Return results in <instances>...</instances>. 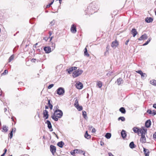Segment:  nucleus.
<instances>
[{
  "mask_svg": "<svg viewBox=\"0 0 156 156\" xmlns=\"http://www.w3.org/2000/svg\"><path fill=\"white\" fill-rule=\"evenodd\" d=\"M90 9H88V7H87V9H86L85 11V13L86 15H90V14H92L93 13H90V12H89V10H90Z\"/></svg>",
  "mask_w": 156,
  "mask_h": 156,
  "instance_id": "bb28decb",
  "label": "nucleus"
},
{
  "mask_svg": "<svg viewBox=\"0 0 156 156\" xmlns=\"http://www.w3.org/2000/svg\"><path fill=\"white\" fill-rule=\"evenodd\" d=\"M63 115V112L61 110H55L54 113L51 116L52 119L55 121H58V118H61Z\"/></svg>",
  "mask_w": 156,
  "mask_h": 156,
  "instance_id": "f257e3e1",
  "label": "nucleus"
},
{
  "mask_svg": "<svg viewBox=\"0 0 156 156\" xmlns=\"http://www.w3.org/2000/svg\"><path fill=\"white\" fill-rule=\"evenodd\" d=\"M141 129H139L138 128L135 127H134L133 129L134 132L135 133H137L139 135L140 134V131Z\"/></svg>",
  "mask_w": 156,
  "mask_h": 156,
  "instance_id": "2eb2a0df",
  "label": "nucleus"
},
{
  "mask_svg": "<svg viewBox=\"0 0 156 156\" xmlns=\"http://www.w3.org/2000/svg\"><path fill=\"white\" fill-rule=\"evenodd\" d=\"M48 111L46 110H44L43 111V117L45 119H47L48 117Z\"/></svg>",
  "mask_w": 156,
  "mask_h": 156,
  "instance_id": "9b49d317",
  "label": "nucleus"
},
{
  "mask_svg": "<svg viewBox=\"0 0 156 156\" xmlns=\"http://www.w3.org/2000/svg\"><path fill=\"white\" fill-rule=\"evenodd\" d=\"M76 108L78 109V110L79 111H81L83 109V107L82 106H79V105L76 106V107H75Z\"/></svg>",
  "mask_w": 156,
  "mask_h": 156,
  "instance_id": "f704fd0d",
  "label": "nucleus"
},
{
  "mask_svg": "<svg viewBox=\"0 0 156 156\" xmlns=\"http://www.w3.org/2000/svg\"><path fill=\"white\" fill-rule=\"evenodd\" d=\"M51 31H50L49 32V35H50V36H51Z\"/></svg>",
  "mask_w": 156,
  "mask_h": 156,
  "instance_id": "680f3d73",
  "label": "nucleus"
},
{
  "mask_svg": "<svg viewBox=\"0 0 156 156\" xmlns=\"http://www.w3.org/2000/svg\"><path fill=\"white\" fill-rule=\"evenodd\" d=\"M3 130L5 132H6L8 131V129L6 126H3Z\"/></svg>",
  "mask_w": 156,
  "mask_h": 156,
  "instance_id": "a19ab883",
  "label": "nucleus"
},
{
  "mask_svg": "<svg viewBox=\"0 0 156 156\" xmlns=\"http://www.w3.org/2000/svg\"><path fill=\"white\" fill-rule=\"evenodd\" d=\"M16 129L15 128L12 129V130L9 134V137L10 139L12 138L13 136V132H15L16 131Z\"/></svg>",
  "mask_w": 156,
  "mask_h": 156,
  "instance_id": "5701e85b",
  "label": "nucleus"
},
{
  "mask_svg": "<svg viewBox=\"0 0 156 156\" xmlns=\"http://www.w3.org/2000/svg\"><path fill=\"white\" fill-rule=\"evenodd\" d=\"M74 151L76 152V154H82L83 153V154L84 155L85 152H84L83 151L81 150L76 149L74 150Z\"/></svg>",
  "mask_w": 156,
  "mask_h": 156,
  "instance_id": "f3484780",
  "label": "nucleus"
},
{
  "mask_svg": "<svg viewBox=\"0 0 156 156\" xmlns=\"http://www.w3.org/2000/svg\"><path fill=\"white\" fill-rule=\"evenodd\" d=\"M150 83L152 85L156 86V80H152L150 81Z\"/></svg>",
  "mask_w": 156,
  "mask_h": 156,
  "instance_id": "c756f323",
  "label": "nucleus"
},
{
  "mask_svg": "<svg viewBox=\"0 0 156 156\" xmlns=\"http://www.w3.org/2000/svg\"><path fill=\"white\" fill-rule=\"evenodd\" d=\"M78 100L76 99L75 101V103L74 104V105L75 107H76L78 105Z\"/></svg>",
  "mask_w": 156,
  "mask_h": 156,
  "instance_id": "58836bf2",
  "label": "nucleus"
},
{
  "mask_svg": "<svg viewBox=\"0 0 156 156\" xmlns=\"http://www.w3.org/2000/svg\"><path fill=\"white\" fill-rule=\"evenodd\" d=\"M76 154V152L74 151V150L73 151L71 152V154L75 156V154Z\"/></svg>",
  "mask_w": 156,
  "mask_h": 156,
  "instance_id": "de8ad7c7",
  "label": "nucleus"
},
{
  "mask_svg": "<svg viewBox=\"0 0 156 156\" xmlns=\"http://www.w3.org/2000/svg\"><path fill=\"white\" fill-rule=\"evenodd\" d=\"M77 67H72L69 68V69H67L68 73L70 74L73 71V70H75L76 69Z\"/></svg>",
  "mask_w": 156,
  "mask_h": 156,
  "instance_id": "dca6fc26",
  "label": "nucleus"
},
{
  "mask_svg": "<svg viewBox=\"0 0 156 156\" xmlns=\"http://www.w3.org/2000/svg\"><path fill=\"white\" fill-rule=\"evenodd\" d=\"M108 155L109 156H114L111 153H109Z\"/></svg>",
  "mask_w": 156,
  "mask_h": 156,
  "instance_id": "5fc2aeb1",
  "label": "nucleus"
},
{
  "mask_svg": "<svg viewBox=\"0 0 156 156\" xmlns=\"http://www.w3.org/2000/svg\"><path fill=\"white\" fill-rule=\"evenodd\" d=\"M83 72L82 70L78 69L76 71H75L73 73V76L74 77H76L81 75Z\"/></svg>",
  "mask_w": 156,
  "mask_h": 156,
  "instance_id": "20e7f679",
  "label": "nucleus"
},
{
  "mask_svg": "<svg viewBox=\"0 0 156 156\" xmlns=\"http://www.w3.org/2000/svg\"><path fill=\"white\" fill-rule=\"evenodd\" d=\"M104 142H101V146H102V145H104Z\"/></svg>",
  "mask_w": 156,
  "mask_h": 156,
  "instance_id": "bf43d9fd",
  "label": "nucleus"
},
{
  "mask_svg": "<svg viewBox=\"0 0 156 156\" xmlns=\"http://www.w3.org/2000/svg\"><path fill=\"white\" fill-rule=\"evenodd\" d=\"M131 33L133 37H134L137 33L136 29L134 28L133 29L131 30Z\"/></svg>",
  "mask_w": 156,
  "mask_h": 156,
  "instance_id": "a211bd4d",
  "label": "nucleus"
},
{
  "mask_svg": "<svg viewBox=\"0 0 156 156\" xmlns=\"http://www.w3.org/2000/svg\"><path fill=\"white\" fill-rule=\"evenodd\" d=\"M147 112L150 114H152V111L150 110H148L147 111Z\"/></svg>",
  "mask_w": 156,
  "mask_h": 156,
  "instance_id": "3c124183",
  "label": "nucleus"
},
{
  "mask_svg": "<svg viewBox=\"0 0 156 156\" xmlns=\"http://www.w3.org/2000/svg\"><path fill=\"white\" fill-rule=\"evenodd\" d=\"M118 120H121L122 121H124L125 120V119L124 117H120L118 118Z\"/></svg>",
  "mask_w": 156,
  "mask_h": 156,
  "instance_id": "c03bdc74",
  "label": "nucleus"
},
{
  "mask_svg": "<svg viewBox=\"0 0 156 156\" xmlns=\"http://www.w3.org/2000/svg\"><path fill=\"white\" fill-rule=\"evenodd\" d=\"M52 40H50V43H49V45L52 48V49L54 48L55 47V44L54 43H53L51 41Z\"/></svg>",
  "mask_w": 156,
  "mask_h": 156,
  "instance_id": "393cba45",
  "label": "nucleus"
},
{
  "mask_svg": "<svg viewBox=\"0 0 156 156\" xmlns=\"http://www.w3.org/2000/svg\"><path fill=\"white\" fill-rule=\"evenodd\" d=\"M141 39H147L148 38L147 35L145 34L142 35L140 37Z\"/></svg>",
  "mask_w": 156,
  "mask_h": 156,
  "instance_id": "c85d7f7f",
  "label": "nucleus"
},
{
  "mask_svg": "<svg viewBox=\"0 0 156 156\" xmlns=\"http://www.w3.org/2000/svg\"><path fill=\"white\" fill-rule=\"evenodd\" d=\"M64 143L62 141H61L58 142L57 144V145L60 147H62L63 146Z\"/></svg>",
  "mask_w": 156,
  "mask_h": 156,
  "instance_id": "72a5a7b5",
  "label": "nucleus"
},
{
  "mask_svg": "<svg viewBox=\"0 0 156 156\" xmlns=\"http://www.w3.org/2000/svg\"><path fill=\"white\" fill-rule=\"evenodd\" d=\"M145 21L147 23L151 22L153 21V19L151 17H147L145 18Z\"/></svg>",
  "mask_w": 156,
  "mask_h": 156,
  "instance_id": "aec40b11",
  "label": "nucleus"
},
{
  "mask_svg": "<svg viewBox=\"0 0 156 156\" xmlns=\"http://www.w3.org/2000/svg\"><path fill=\"white\" fill-rule=\"evenodd\" d=\"M150 40H148L144 44H143V46H145V45H147L150 42Z\"/></svg>",
  "mask_w": 156,
  "mask_h": 156,
  "instance_id": "8fccbe9b",
  "label": "nucleus"
},
{
  "mask_svg": "<svg viewBox=\"0 0 156 156\" xmlns=\"http://www.w3.org/2000/svg\"><path fill=\"white\" fill-rule=\"evenodd\" d=\"M123 82V80L121 78H119L117 79V83L118 85H120Z\"/></svg>",
  "mask_w": 156,
  "mask_h": 156,
  "instance_id": "a878e982",
  "label": "nucleus"
},
{
  "mask_svg": "<svg viewBox=\"0 0 156 156\" xmlns=\"http://www.w3.org/2000/svg\"><path fill=\"white\" fill-rule=\"evenodd\" d=\"M45 52L46 53H49L51 52V49L49 47H45L44 49Z\"/></svg>",
  "mask_w": 156,
  "mask_h": 156,
  "instance_id": "9d476101",
  "label": "nucleus"
},
{
  "mask_svg": "<svg viewBox=\"0 0 156 156\" xmlns=\"http://www.w3.org/2000/svg\"><path fill=\"white\" fill-rule=\"evenodd\" d=\"M71 31L73 33H75L76 32V26L74 24L72 25L70 29Z\"/></svg>",
  "mask_w": 156,
  "mask_h": 156,
  "instance_id": "1a4fd4ad",
  "label": "nucleus"
},
{
  "mask_svg": "<svg viewBox=\"0 0 156 156\" xmlns=\"http://www.w3.org/2000/svg\"><path fill=\"white\" fill-rule=\"evenodd\" d=\"M111 136V133H107L105 135V137L107 138V139H109Z\"/></svg>",
  "mask_w": 156,
  "mask_h": 156,
  "instance_id": "c9c22d12",
  "label": "nucleus"
},
{
  "mask_svg": "<svg viewBox=\"0 0 156 156\" xmlns=\"http://www.w3.org/2000/svg\"><path fill=\"white\" fill-rule=\"evenodd\" d=\"M54 1V0H52V2L50 4L47 5V6H46V8H48L49 7H50V6H51V5H52L53 4V3Z\"/></svg>",
  "mask_w": 156,
  "mask_h": 156,
  "instance_id": "37998d69",
  "label": "nucleus"
},
{
  "mask_svg": "<svg viewBox=\"0 0 156 156\" xmlns=\"http://www.w3.org/2000/svg\"><path fill=\"white\" fill-rule=\"evenodd\" d=\"M56 91L57 94L59 95H63L65 93L64 89L61 87L58 88Z\"/></svg>",
  "mask_w": 156,
  "mask_h": 156,
  "instance_id": "39448f33",
  "label": "nucleus"
},
{
  "mask_svg": "<svg viewBox=\"0 0 156 156\" xmlns=\"http://www.w3.org/2000/svg\"><path fill=\"white\" fill-rule=\"evenodd\" d=\"M4 112H5L7 111V109L6 108H5L4 109Z\"/></svg>",
  "mask_w": 156,
  "mask_h": 156,
  "instance_id": "4d7b16f0",
  "label": "nucleus"
},
{
  "mask_svg": "<svg viewBox=\"0 0 156 156\" xmlns=\"http://www.w3.org/2000/svg\"><path fill=\"white\" fill-rule=\"evenodd\" d=\"M83 115L84 118H85L87 116V113L85 111H83Z\"/></svg>",
  "mask_w": 156,
  "mask_h": 156,
  "instance_id": "79ce46f5",
  "label": "nucleus"
},
{
  "mask_svg": "<svg viewBox=\"0 0 156 156\" xmlns=\"http://www.w3.org/2000/svg\"><path fill=\"white\" fill-rule=\"evenodd\" d=\"M46 123H47L48 125V127L49 129H50L51 131H52L53 130L52 126L49 120H47Z\"/></svg>",
  "mask_w": 156,
  "mask_h": 156,
  "instance_id": "f8f14e48",
  "label": "nucleus"
},
{
  "mask_svg": "<svg viewBox=\"0 0 156 156\" xmlns=\"http://www.w3.org/2000/svg\"><path fill=\"white\" fill-rule=\"evenodd\" d=\"M7 151V150L5 148L4 149V153H5H5H6V151Z\"/></svg>",
  "mask_w": 156,
  "mask_h": 156,
  "instance_id": "13d9d810",
  "label": "nucleus"
},
{
  "mask_svg": "<svg viewBox=\"0 0 156 156\" xmlns=\"http://www.w3.org/2000/svg\"><path fill=\"white\" fill-rule=\"evenodd\" d=\"M84 55L85 56H86L87 57H89L90 56L89 54H88V52H87V48L86 47L84 49Z\"/></svg>",
  "mask_w": 156,
  "mask_h": 156,
  "instance_id": "4be33fe9",
  "label": "nucleus"
},
{
  "mask_svg": "<svg viewBox=\"0 0 156 156\" xmlns=\"http://www.w3.org/2000/svg\"><path fill=\"white\" fill-rule=\"evenodd\" d=\"M84 137L85 138L89 139L91 138V136L90 135L88 134L87 131H86V133L84 135Z\"/></svg>",
  "mask_w": 156,
  "mask_h": 156,
  "instance_id": "b1692460",
  "label": "nucleus"
},
{
  "mask_svg": "<svg viewBox=\"0 0 156 156\" xmlns=\"http://www.w3.org/2000/svg\"><path fill=\"white\" fill-rule=\"evenodd\" d=\"M53 86H54V84H51L48 86V89H50L52 87H53Z\"/></svg>",
  "mask_w": 156,
  "mask_h": 156,
  "instance_id": "49530a36",
  "label": "nucleus"
},
{
  "mask_svg": "<svg viewBox=\"0 0 156 156\" xmlns=\"http://www.w3.org/2000/svg\"><path fill=\"white\" fill-rule=\"evenodd\" d=\"M50 150L52 154L54 155L56 151V147L53 145H51L50 146Z\"/></svg>",
  "mask_w": 156,
  "mask_h": 156,
  "instance_id": "0eeeda50",
  "label": "nucleus"
},
{
  "mask_svg": "<svg viewBox=\"0 0 156 156\" xmlns=\"http://www.w3.org/2000/svg\"><path fill=\"white\" fill-rule=\"evenodd\" d=\"M8 73V71L7 70H5L3 72V73H2L1 74V76H2L3 75H6Z\"/></svg>",
  "mask_w": 156,
  "mask_h": 156,
  "instance_id": "ea45409f",
  "label": "nucleus"
},
{
  "mask_svg": "<svg viewBox=\"0 0 156 156\" xmlns=\"http://www.w3.org/2000/svg\"><path fill=\"white\" fill-rule=\"evenodd\" d=\"M153 107L154 108L156 109V104H154L153 105Z\"/></svg>",
  "mask_w": 156,
  "mask_h": 156,
  "instance_id": "6e6d98bb",
  "label": "nucleus"
},
{
  "mask_svg": "<svg viewBox=\"0 0 156 156\" xmlns=\"http://www.w3.org/2000/svg\"><path fill=\"white\" fill-rule=\"evenodd\" d=\"M90 9L89 12L90 13H94L98 9L97 5L94 2L91 3L88 6V9Z\"/></svg>",
  "mask_w": 156,
  "mask_h": 156,
  "instance_id": "f03ea898",
  "label": "nucleus"
},
{
  "mask_svg": "<svg viewBox=\"0 0 156 156\" xmlns=\"http://www.w3.org/2000/svg\"><path fill=\"white\" fill-rule=\"evenodd\" d=\"M155 15H156V10L155 11Z\"/></svg>",
  "mask_w": 156,
  "mask_h": 156,
  "instance_id": "774afa93",
  "label": "nucleus"
},
{
  "mask_svg": "<svg viewBox=\"0 0 156 156\" xmlns=\"http://www.w3.org/2000/svg\"><path fill=\"white\" fill-rule=\"evenodd\" d=\"M14 58V55H12L9 58V62H10Z\"/></svg>",
  "mask_w": 156,
  "mask_h": 156,
  "instance_id": "e433bc0d",
  "label": "nucleus"
},
{
  "mask_svg": "<svg viewBox=\"0 0 156 156\" xmlns=\"http://www.w3.org/2000/svg\"><path fill=\"white\" fill-rule=\"evenodd\" d=\"M45 107V109H48V106H46Z\"/></svg>",
  "mask_w": 156,
  "mask_h": 156,
  "instance_id": "0e129e2a",
  "label": "nucleus"
},
{
  "mask_svg": "<svg viewBox=\"0 0 156 156\" xmlns=\"http://www.w3.org/2000/svg\"><path fill=\"white\" fill-rule=\"evenodd\" d=\"M5 155V153H3L1 156H4Z\"/></svg>",
  "mask_w": 156,
  "mask_h": 156,
  "instance_id": "69168bd1",
  "label": "nucleus"
},
{
  "mask_svg": "<svg viewBox=\"0 0 156 156\" xmlns=\"http://www.w3.org/2000/svg\"><path fill=\"white\" fill-rule=\"evenodd\" d=\"M121 135L123 138H124L126 136V133L125 131L123 130H122V131L121 132Z\"/></svg>",
  "mask_w": 156,
  "mask_h": 156,
  "instance_id": "412c9836",
  "label": "nucleus"
},
{
  "mask_svg": "<svg viewBox=\"0 0 156 156\" xmlns=\"http://www.w3.org/2000/svg\"><path fill=\"white\" fill-rule=\"evenodd\" d=\"M129 147L131 148H133L136 147L133 142H131L129 144Z\"/></svg>",
  "mask_w": 156,
  "mask_h": 156,
  "instance_id": "7c9ffc66",
  "label": "nucleus"
},
{
  "mask_svg": "<svg viewBox=\"0 0 156 156\" xmlns=\"http://www.w3.org/2000/svg\"><path fill=\"white\" fill-rule=\"evenodd\" d=\"M119 111L122 113L124 114L126 112L125 109L123 107H121L119 109Z\"/></svg>",
  "mask_w": 156,
  "mask_h": 156,
  "instance_id": "2f4dec72",
  "label": "nucleus"
},
{
  "mask_svg": "<svg viewBox=\"0 0 156 156\" xmlns=\"http://www.w3.org/2000/svg\"><path fill=\"white\" fill-rule=\"evenodd\" d=\"M129 41V40H127V41H126V43H125V44H126V45H127V44H128V42Z\"/></svg>",
  "mask_w": 156,
  "mask_h": 156,
  "instance_id": "052dcab7",
  "label": "nucleus"
},
{
  "mask_svg": "<svg viewBox=\"0 0 156 156\" xmlns=\"http://www.w3.org/2000/svg\"><path fill=\"white\" fill-rule=\"evenodd\" d=\"M48 104L49 106V107L51 110H52L53 108V105L51 103V100H48Z\"/></svg>",
  "mask_w": 156,
  "mask_h": 156,
  "instance_id": "cd10ccee",
  "label": "nucleus"
},
{
  "mask_svg": "<svg viewBox=\"0 0 156 156\" xmlns=\"http://www.w3.org/2000/svg\"><path fill=\"white\" fill-rule=\"evenodd\" d=\"M36 60V59H34V58H33L31 60V61L32 62H35V61Z\"/></svg>",
  "mask_w": 156,
  "mask_h": 156,
  "instance_id": "603ef678",
  "label": "nucleus"
},
{
  "mask_svg": "<svg viewBox=\"0 0 156 156\" xmlns=\"http://www.w3.org/2000/svg\"><path fill=\"white\" fill-rule=\"evenodd\" d=\"M153 137L154 138L156 139V132L153 134Z\"/></svg>",
  "mask_w": 156,
  "mask_h": 156,
  "instance_id": "864d4df0",
  "label": "nucleus"
},
{
  "mask_svg": "<svg viewBox=\"0 0 156 156\" xmlns=\"http://www.w3.org/2000/svg\"><path fill=\"white\" fill-rule=\"evenodd\" d=\"M31 21H32V19L30 20V23L32 24L33 23L31 22Z\"/></svg>",
  "mask_w": 156,
  "mask_h": 156,
  "instance_id": "e2e57ef3",
  "label": "nucleus"
},
{
  "mask_svg": "<svg viewBox=\"0 0 156 156\" xmlns=\"http://www.w3.org/2000/svg\"><path fill=\"white\" fill-rule=\"evenodd\" d=\"M151 122L150 120H148L146 121L145 123V125L148 128L151 126Z\"/></svg>",
  "mask_w": 156,
  "mask_h": 156,
  "instance_id": "6ab92c4d",
  "label": "nucleus"
},
{
  "mask_svg": "<svg viewBox=\"0 0 156 156\" xmlns=\"http://www.w3.org/2000/svg\"><path fill=\"white\" fill-rule=\"evenodd\" d=\"M55 23V20H53L50 22V24L51 25V26H52Z\"/></svg>",
  "mask_w": 156,
  "mask_h": 156,
  "instance_id": "a18cd8bd",
  "label": "nucleus"
},
{
  "mask_svg": "<svg viewBox=\"0 0 156 156\" xmlns=\"http://www.w3.org/2000/svg\"><path fill=\"white\" fill-rule=\"evenodd\" d=\"M136 72L141 75L142 78L145 79L147 76V74L145 73H143L141 70L136 71Z\"/></svg>",
  "mask_w": 156,
  "mask_h": 156,
  "instance_id": "423d86ee",
  "label": "nucleus"
},
{
  "mask_svg": "<svg viewBox=\"0 0 156 156\" xmlns=\"http://www.w3.org/2000/svg\"><path fill=\"white\" fill-rule=\"evenodd\" d=\"M92 129V132L93 133H95L96 130L95 128H94L93 126H91L89 127V129Z\"/></svg>",
  "mask_w": 156,
  "mask_h": 156,
  "instance_id": "4c0bfd02",
  "label": "nucleus"
},
{
  "mask_svg": "<svg viewBox=\"0 0 156 156\" xmlns=\"http://www.w3.org/2000/svg\"><path fill=\"white\" fill-rule=\"evenodd\" d=\"M144 152L145 156H149V155L150 151L149 150L144 147Z\"/></svg>",
  "mask_w": 156,
  "mask_h": 156,
  "instance_id": "4468645a",
  "label": "nucleus"
},
{
  "mask_svg": "<svg viewBox=\"0 0 156 156\" xmlns=\"http://www.w3.org/2000/svg\"><path fill=\"white\" fill-rule=\"evenodd\" d=\"M146 131L144 129H141L140 131V134L141 136L140 139V142L142 143H145L146 142V137L145 136Z\"/></svg>",
  "mask_w": 156,
  "mask_h": 156,
  "instance_id": "7ed1b4c3",
  "label": "nucleus"
},
{
  "mask_svg": "<svg viewBox=\"0 0 156 156\" xmlns=\"http://www.w3.org/2000/svg\"><path fill=\"white\" fill-rule=\"evenodd\" d=\"M37 44V43H36L35 44H34V45L35 46V47L36 46V45Z\"/></svg>",
  "mask_w": 156,
  "mask_h": 156,
  "instance_id": "338daca9",
  "label": "nucleus"
},
{
  "mask_svg": "<svg viewBox=\"0 0 156 156\" xmlns=\"http://www.w3.org/2000/svg\"><path fill=\"white\" fill-rule=\"evenodd\" d=\"M119 45V43L116 40L112 42L111 46L113 48H115Z\"/></svg>",
  "mask_w": 156,
  "mask_h": 156,
  "instance_id": "6e6552de",
  "label": "nucleus"
},
{
  "mask_svg": "<svg viewBox=\"0 0 156 156\" xmlns=\"http://www.w3.org/2000/svg\"><path fill=\"white\" fill-rule=\"evenodd\" d=\"M76 87L77 89H81L83 87V85L81 83L79 82L76 83Z\"/></svg>",
  "mask_w": 156,
  "mask_h": 156,
  "instance_id": "ddd939ff",
  "label": "nucleus"
},
{
  "mask_svg": "<svg viewBox=\"0 0 156 156\" xmlns=\"http://www.w3.org/2000/svg\"><path fill=\"white\" fill-rule=\"evenodd\" d=\"M97 85L99 88H101L102 86V83L101 81H98L97 82Z\"/></svg>",
  "mask_w": 156,
  "mask_h": 156,
  "instance_id": "473e14b6",
  "label": "nucleus"
},
{
  "mask_svg": "<svg viewBox=\"0 0 156 156\" xmlns=\"http://www.w3.org/2000/svg\"><path fill=\"white\" fill-rule=\"evenodd\" d=\"M58 108H59V107L57 105L56 106H55V107H54V110L55 111V110H59V109H58Z\"/></svg>",
  "mask_w": 156,
  "mask_h": 156,
  "instance_id": "09e8293b",
  "label": "nucleus"
}]
</instances>
